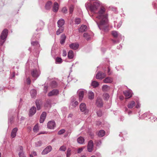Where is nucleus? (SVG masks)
Masks as SVG:
<instances>
[{"instance_id":"obj_1","label":"nucleus","mask_w":157,"mask_h":157,"mask_svg":"<svg viewBox=\"0 0 157 157\" xmlns=\"http://www.w3.org/2000/svg\"><path fill=\"white\" fill-rule=\"evenodd\" d=\"M85 6L87 9L89 8L91 12L95 14V17L97 20H95V21L99 28L101 29L100 25L106 24L108 20L105 9L103 7H100L99 2L95 0H92L90 5L86 3Z\"/></svg>"},{"instance_id":"obj_2","label":"nucleus","mask_w":157,"mask_h":157,"mask_svg":"<svg viewBox=\"0 0 157 157\" xmlns=\"http://www.w3.org/2000/svg\"><path fill=\"white\" fill-rule=\"evenodd\" d=\"M8 33V30L6 29H4L2 32L0 37V45H2L4 42Z\"/></svg>"},{"instance_id":"obj_3","label":"nucleus","mask_w":157,"mask_h":157,"mask_svg":"<svg viewBox=\"0 0 157 157\" xmlns=\"http://www.w3.org/2000/svg\"><path fill=\"white\" fill-rule=\"evenodd\" d=\"M80 111L85 114H87L89 111V110L87 109L86 105L83 103H81L79 106Z\"/></svg>"},{"instance_id":"obj_4","label":"nucleus","mask_w":157,"mask_h":157,"mask_svg":"<svg viewBox=\"0 0 157 157\" xmlns=\"http://www.w3.org/2000/svg\"><path fill=\"white\" fill-rule=\"evenodd\" d=\"M94 144L93 141L90 140L88 143L87 146V150L89 152H91L92 151L93 148Z\"/></svg>"},{"instance_id":"obj_5","label":"nucleus","mask_w":157,"mask_h":157,"mask_svg":"<svg viewBox=\"0 0 157 157\" xmlns=\"http://www.w3.org/2000/svg\"><path fill=\"white\" fill-rule=\"evenodd\" d=\"M59 93V91L57 89H54L50 92L48 94V96L50 97L53 96L57 95Z\"/></svg>"},{"instance_id":"obj_6","label":"nucleus","mask_w":157,"mask_h":157,"mask_svg":"<svg viewBox=\"0 0 157 157\" xmlns=\"http://www.w3.org/2000/svg\"><path fill=\"white\" fill-rule=\"evenodd\" d=\"M56 126V124L54 121H49L47 124V126L48 128L53 129Z\"/></svg>"},{"instance_id":"obj_7","label":"nucleus","mask_w":157,"mask_h":157,"mask_svg":"<svg viewBox=\"0 0 157 157\" xmlns=\"http://www.w3.org/2000/svg\"><path fill=\"white\" fill-rule=\"evenodd\" d=\"M79 96V100L81 101L84 96V91L82 90H79L78 91Z\"/></svg>"},{"instance_id":"obj_8","label":"nucleus","mask_w":157,"mask_h":157,"mask_svg":"<svg viewBox=\"0 0 157 157\" xmlns=\"http://www.w3.org/2000/svg\"><path fill=\"white\" fill-rule=\"evenodd\" d=\"M31 74L34 78H37L40 74V71L34 69L32 71Z\"/></svg>"},{"instance_id":"obj_9","label":"nucleus","mask_w":157,"mask_h":157,"mask_svg":"<svg viewBox=\"0 0 157 157\" xmlns=\"http://www.w3.org/2000/svg\"><path fill=\"white\" fill-rule=\"evenodd\" d=\"M52 149V147L50 146H48L46 147L42 152V155H45L50 152Z\"/></svg>"},{"instance_id":"obj_10","label":"nucleus","mask_w":157,"mask_h":157,"mask_svg":"<svg viewBox=\"0 0 157 157\" xmlns=\"http://www.w3.org/2000/svg\"><path fill=\"white\" fill-rule=\"evenodd\" d=\"M103 102L101 98H98L96 102V105L98 107H101L103 105Z\"/></svg>"},{"instance_id":"obj_11","label":"nucleus","mask_w":157,"mask_h":157,"mask_svg":"<svg viewBox=\"0 0 157 157\" xmlns=\"http://www.w3.org/2000/svg\"><path fill=\"white\" fill-rule=\"evenodd\" d=\"M36 112V108L35 106L31 107L29 111V116H32L34 115Z\"/></svg>"},{"instance_id":"obj_12","label":"nucleus","mask_w":157,"mask_h":157,"mask_svg":"<svg viewBox=\"0 0 157 157\" xmlns=\"http://www.w3.org/2000/svg\"><path fill=\"white\" fill-rule=\"evenodd\" d=\"M46 116V113L45 112H43L40 117V123H42L44 122Z\"/></svg>"},{"instance_id":"obj_13","label":"nucleus","mask_w":157,"mask_h":157,"mask_svg":"<svg viewBox=\"0 0 157 157\" xmlns=\"http://www.w3.org/2000/svg\"><path fill=\"white\" fill-rule=\"evenodd\" d=\"M18 131L17 128H15L13 129L11 133V136L12 138L15 137L17 135V132Z\"/></svg>"},{"instance_id":"obj_14","label":"nucleus","mask_w":157,"mask_h":157,"mask_svg":"<svg viewBox=\"0 0 157 157\" xmlns=\"http://www.w3.org/2000/svg\"><path fill=\"white\" fill-rule=\"evenodd\" d=\"M105 73L99 72L96 75V78H105Z\"/></svg>"},{"instance_id":"obj_15","label":"nucleus","mask_w":157,"mask_h":157,"mask_svg":"<svg viewBox=\"0 0 157 157\" xmlns=\"http://www.w3.org/2000/svg\"><path fill=\"white\" fill-rule=\"evenodd\" d=\"M59 9V4L56 2H55L53 6L52 10L53 12H56Z\"/></svg>"},{"instance_id":"obj_16","label":"nucleus","mask_w":157,"mask_h":157,"mask_svg":"<svg viewBox=\"0 0 157 157\" xmlns=\"http://www.w3.org/2000/svg\"><path fill=\"white\" fill-rule=\"evenodd\" d=\"M123 94L126 97L129 98L132 96V92L130 90H127L123 92Z\"/></svg>"},{"instance_id":"obj_17","label":"nucleus","mask_w":157,"mask_h":157,"mask_svg":"<svg viewBox=\"0 0 157 157\" xmlns=\"http://www.w3.org/2000/svg\"><path fill=\"white\" fill-rule=\"evenodd\" d=\"M136 105L135 102L134 101H130L127 107L128 108L132 109Z\"/></svg>"},{"instance_id":"obj_18","label":"nucleus","mask_w":157,"mask_h":157,"mask_svg":"<svg viewBox=\"0 0 157 157\" xmlns=\"http://www.w3.org/2000/svg\"><path fill=\"white\" fill-rule=\"evenodd\" d=\"M89 99L92 100L94 99V93L91 91H89L88 93Z\"/></svg>"},{"instance_id":"obj_19","label":"nucleus","mask_w":157,"mask_h":157,"mask_svg":"<svg viewBox=\"0 0 157 157\" xmlns=\"http://www.w3.org/2000/svg\"><path fill=\"white\" fill-rule=\"evenodd\" d=\"M64 21L63 19H60L57 22L58 27H63V26L64 24Z\"/></svg>"},{"instance_id":"obj_20","label":"nucleus","mask_w":157,"mask_h":157,"mask_svg":"<svg viewBox=\"0 0 157 157\" xmlns=\"http://www.w3.org/2000/svg\"><path fill=\"white\" fill-rule=\"evenodd\" d=\"M79 45L77 43H72L70 45V47L74 50L77 49Z\"/></svg>"},{"instance_id":"obj_21","label":"nucleus","mask_w":157,"mask_h":157,"mask_svg":"<svg viewBox=\"0 0 157 157\" xmlns=\"http://www.w3.org/2000/svg\"><path fill=\"white\" fill-rule=\"evenodd\" d=\"M52 5V2L51 1H48L45 5V9L47 10H49L51 8Z\"/></svg>"},{"instance_id":"obj_22","label":"nucleus","mask_w":157,"mask_h":157,"mask_svg":"<svg viewBox=\"0 0 157 157\" xmlns=\"http://www.w3.org/2000/svg\"><path fill=\"white\" fill-rule=\"evenodd\" d=\"M44 25V23L42 21H40L39 23L37 24L38 28L37 30H41Z\"/></svg>"},{"instance_id":"obj_23","label":"nucleus","mask_w":157,"mask_h":157,"mask_svg":"<svg viewBox=\"0 0 157 157\" xmlns=\"http://www.w3.org/2000/svg\"><path fill=\"white\" fill-rule=\"evenodd\" d=\"M87 28V27L86 25H82L79 29V32L83 33L86 31Z\"/></svg>"},{"instance_id":"obj_24","label":"nucleus","mask_w":157,"mask_h":157,"mask_svg":"<svg viewBox=\"0 0 157 157\" xmlns=\"http://www.w3.org/2000/svg\"><path fill=\"white\" fill-rule=\"evenodd\" d=\"M32 98H34L36 97V90L34 89L32 90L30 92Z\"/></svg>"},{"instance_id":"obj_25","label":"nucleus","mask_w":157,"mask_h":157,"mask_svg":"<svg viewBox=\"0 0 157 157\" xmlns=\"http://www.w3.org/2000/svg\"><path fill=\"white\" fill-rule=\"evenodd\" d=\"M66 39V36L65 34L62 35L61 37L60 43L61 44H63L65 42Z\"/></svg>"},{"instance_id":"obj_26","label":"nucleus","mask_w":157,"mask_h":157,"mask_svg":"<svg viewBox=\"0 0 157 157\" xmlns=\"http://www.w3.org/2000/svg\"><path fill=\"white\" fill-rule=\"evenodd\" d=\"M59 28L57 31L56 33L57 35H59L62 33L64 30L63 27H59Z\"/></svg>"},{"instance_id":"obj_27","label":"nucleus","mask_w":157,"mask_h":157,"mask_svg":"<svg viewBox=\"0 0 157 157\" xmlns=\"http://www.w3.org/2000/svg\"><path fill=\"white\" fill-rule=\"evenodd\" d=\"M77 141L80 144H83L84 141V138L82 137H80L77 139Z\"/></svg>"},{"instance_id":"obj_28","label":"nucleus","mask_w":157,"mask_h":157,"mask_svg":"<svg viewBox=\"0 0 157 157\" xmlns=\"http://www.w3.org/2000/svg\"><path fill=\"white\" fill-rule=\"evenodd\" d=\"M74 56L73 52L71 51H70L68 54V57L69 59H72Z\"/></svg>"},{"instance_id":"obj_29","label":"nucleus","mask_w":157,"mask_h":157,"mask_svg":"<svg viewBox=\"0 0 157 157\" xmlns=\"http://www.w3.org/2000/svg\"><path fill=\"white\" fill-rule=\"evenodd\" d=\"M105 134V132L103 130H100L98 133V136L100 137H103Z\"/></svg>"},{"instance_id":"obj_30","label":"nucleus","mask_w":157,"mask_h":157,"mask_svg":"<svg viewBox=\"0 0 157 157\" xmlns=\"http://www.w3.org/2000/svg\"><path fill=\"white\" fill-rule=\"evenodd\" d=\"M91 85L94 87L95 88L98 86L99 84L98 82L95 81H94L92 82Z\"/></svg>"},{"instance_id":"obj_31","label":"nucleus","mask_w":157,"mask_h":157,"mask_svg":"<svg viewBox=\"0 0 157 157\" xmlns=\"http://www.w3.org/2000/svg\"><path fill=\"white\" fill-rule=\"evenodd\" d=\"M111 33L113 36L115 38L117 37L119 35L117 32L116 31H112Z\"/></svg>"},{"instance_id":"obj_32","label":"nucleus","mask_w":157,"mask_h":157,"mask_svg":"<svg viewBox=\"0 0 157 157\" xmlns=\"http://www.w3.org/2000/svg\"><path fill=\"white\" fill-rule=\"evenodd\" d=\"M51 85L52 88H56L57 86V85L56 82L53 81L52 82Z\"/></svg>"},{"instance_id":"obj_33","label":"nucleus","mask_w":157,"mask_h":157,"mask_svg":"<svg viewBox=\"0 0 157 157\" xmlns=\"http://www.w3.org/2000/svg\"><path fill=\"white\" fill-rule=\"evenodd\" d=\"M14 119V117L13 116H9V120H8V123H10L11 124L12 123V121Z\"/></svg>"},{"instance_id":"obj_34","label":"nucleus","mask_w":157,"mask_h":157,"mask_svg":"<svg viewBox=\"0 0 157 157\" xmlns=\"http://www.w3.org/2000/svg\"><path fill=\"white\" fill-rule=\"evenodd\" d=\"M39 127L38 125L36 124L34 126L33 130L34 132H37L39 130Z\"/></svg>"},{"instance_id":"obj_35","label":"nucleus","mask_w":157,"mask_h":157,"mask_svg":"<svg viewBox=\"0 0 157 157\" xmlns=\"http://www.w3.org/2000/svg\"><path fill=\"white\" fill-rule=\"evenodd\" d=\"M108 86L105 85H104L102 87V90L104 91H107L108 90Z\"/></svg>"},{"instance_id":"obj_36","label":"nucleus","mask_w":157,"mask_h":157,"mask_svg":"<svg viewBox=\"0 0 157 157\" xmlns=\"http://www.w3.org/2000/svg\"><path fill=\"white\" fill-rule=\"evenodd\" d=\"M103 81L105 83H111L113 82L112 79H104Z\"/></svg>"},{"instance_id":"obj_37","label":"nucleus","mask_w":157,"mask_h":157,"mask_svg":"<svg viewBox=\"0 0 157 157\" xmlns=\"http://www.w3.org/2000/svg\"><path fill=\"white\" fill-rule=\"evenodd\" d=\"M71 155V150L70 149L68 148L67 149V154H66L67 157H70Z\"/></svg>"},{"instance_id":"obj_38","label":"nucleus","mask_w":157,"mask_h":157,"mask_svg":"<svg viewBox=\"0 0 157 157\" xmlns=\"http://www.w3.org/2000/svg\"><path fill=\"white\" fill-rule=\"evenodd\" d=\"M83 37L87 40H89L90 38V36L86 33H84Z\"/></svg>"},{"instance_id":"obj_39","label":"nucleus","mask_w":157,"mask_h":157,"mask_svg":"<svg viewBox=\"0 0 157 157\" xmlns=\"http://www.w3.org/2000/svg\"><path fill=\"white\" fill-rule=\"evenodd\" d=\"M56 61L57 63H61L62 62V59L61 58L58 57L56 58Z\"/></svg>"},{"instance_id":"obj_40","label":"nucleus","mask_w":157,"mask_h":157,"mask_svg":"<svg viewBox=\"0 0 157 157\" xmlns=\"http://www.w3.org/2000/svg\"><path fill=\"white\" fill-rule=\"evenodd\" d=\"M19 157H26L23 151H20L18 153Z\"/></svg>"},{"instance_id":"obj_41","label":"nucleus","mask_w":157,"mask_h":157,"mask_svg":"<svg viewBox=\"0 0 157 157\" xmlns=\"http://www.w3.org/2000/svg\"><path fill=\"white\" fill-rule=\"evenodd\" d=\"M65 130L64 129H62L59 131L58 132V134L59 135H61L65 133Z\"/></svg>"},{"instance_id":"obj_42","label":"nucleus","mask_w":157,"mask_h":157,"mask_svg":"<svg viewBox=\"0 0 157 157\" xmlns=\"http://www.w3.org/2000/svg\"><path fill=\"white\" fill-rule=\"evenodd\" d=\"M66 150V147L64 146H61L59 149V150L60 151H64Z\"/></svg>"},{"instance_id":"obj_43","label":"nucleus","mask_w":157,"mask_h":157,"mask_svg":"<svg viewBox=\"0 0 157 157\" xmlns=\"http://www.w3.org/2000/svg\"><path fill=\"white\" fill-rule=\"evenodd\" d=\"M81 21V20L79 18H76L75 19V22L76 24H79Z\"/></svg>"},{"instance_id":"obj_44","label":"nucleus","mask_w":157,"mask_h":157,"mask_svg":"<svg viewBox=\"0 0 157 157\" xmlns=\"http://www.w3.org/2000/svg\"><path fill=\"white\" fill-rule=\"evenodd\" d=\"M36 104L37 108V109L38 110H39L40 109V107L39 104V101H36Z\"/></svg>"},{"instance_id":"obj_45","label":"nucleus","mask_w":157,"mask_h":157,"mask_svg":"<svg viewBox=\"0 0 157 157\" xmlns=\"http://www.w3.org/2000/svg\"><path fill=\"white\" fill-rule=\"evenodd\" d=\"M42 144L41 141H40L36 143V146L37 147L40 146Z\"/></svg>"},{"instance_id":"obj_46","label":"nucleus","mask_w":157,"mask_h":157,"mask_svg":"<svg viewBox=\"0 0 157 157\" xmlns=\"http://www.w3.org/2000/svg\"><path fill=\"white\" fill-rule=\"evenodd\" d=\"M96 113L97 115L99 117H101L102 115V111L100 110H99Z\"/></svg>"},{"instance_id":"obj_47","label":"nucleus","mask_w":157,"mask_h":157,"mask_svg":"<svg viewBox=\"0 0 157 157\" xmlns=\"http://www.w3.org/2000/svg\"><path fill=\"white\" fill-rule=\"evenodd\" d=\"M31 44L32 45H34V46L36 45L37 46H39V44L38 43L37 41H34V42L32 41L31 42Z\"/></svg>"},{"instance_id":"obj_48","label":"nucleus","mask_w":157,"mask_h":157,"mask_svg":"<svg viewBox=\"0 0 157 157\" xmlns=\"http://www.w3.org/2000/svg\"><path fill=\"white\" fill-rule=\"evenodd\" d=\"M104 98L105 100H107L109 97V95L107 93H105L104 94Z\"/></svg>"},{"instance_id":"obj_49","label":"nucleus","mask_w":157,"mask_h":157,"mask_svg":"<svg viewBox=\"0 0 157 157\" xmlns=\"http://www.w3.org/2000/svg\"><path fill=\"white\" fill-rule=\"evenodd\" d=\"M74 7L73 6H70L69 8V12L70 13H72L73 11Z\"/></svg>"},{"instance_id":"obj_50","label":"nucleus","mask_w":157,"mask_h":157,"mask_svg":"<svg viewBox=\"0 0 157 157\" xmlns=\"http://www.w3.org/2000/svg\"><path fill=\"white\" fill-rule=\"evenodd\" d=\"M95 144L97 146H98L101 145V140H98L96 141Z\"/></svg>"},{"instance_id":"obj_51","label":"nucleus","mask_w":157,"mask_h":157,"mask_svg":"<svg viewBox=\"0 0 157 157\" xmlns=\"http://www.w3.org/2000/svg\"><path fill=\"white\" fill-rule=\"evenodd\" d=\"M62 12L64 13H67V10L66 7H64L62 8Z\"/></svg>"},{"instance_id":"obj_52","label":"nucleus","mask_w":157,"mask_h":157,"mask_svg":"<svg viewBox=\"0 0 157 157\" xmlns=\"http://www.w3.org/2000/svg\"><path fill=\"white\" fill-rule=\"evenodd\" d=\"M78 104V102L77 101H75L74 102L72 103V106L74 107H75Z\"/></svg>"},{"instance_id":"obj_53","label":"nucleus","mask_w":157,"mask_h":157,"mask_svg":"<svg viewBox=\"0 0 157 157\" xmlns=\"http://www.w3.org/2000/svg\"><path fill=\"white\" fill-rule=\"evenodd\" d=\"M136 108H140V104L139 102L138 101H136Z\"/></svg>"},{"instance_id":"obj_54","label":"nucleus","mask_w":157,"mask_h":157,"mask_svg":"<svg viewBox=\"0 0 157 157\" xmlns=\"http://www.w3.org/2000/svg\"><path fill=\"white\" fill-rule=\"evenodd\" d=\"M83 148H79L77 150V153H80L83 150Z\"/></svg>"},{"instance_id":"obj_55","label":"nucleus","mask_w":157,"mask_h":157,"mask_svg":"<svg viewBox=\"0 0 157 157\" xmlns=\"http://www.w3.org/2000/svg\"><path fill=\"white\" fill-rule=\"evenodd\" d=\"M67 55V53L66 51L65 50L63 51V56H66Z\"/></svg>"},{"instance_id":"obj_56","label":"nucleus","mask_w":157,"mask_h":157,"mask_svg":"<svg viewBox=\"0 0 157 157\" xmlns=\"http://www.w3.org/2000/svg\"><path fill=\"white\" fill-rule=\"evenodd\" d=\"M48 87L47 86H44V92L46 93L48 90Z\"/></svg>"},{"instance_id":"obj_57","label":"nucleus","mask_w":157,"mask_h":157,"mask_svg":"<svg viewBox=\"0 0 157 157\" xmlns=\"http://www.w3.org/2000/svg\"><path fill=\"white\" fill-rule=\"evenodd\" d=\"M122 24V22L120 21L119 22L118 24L117 25V28H119L121 26Z\"/></svg>"},{"instance_id":"obj_58","label":"nucleus","mask_w":157,"mask_h":157,"mask_svg":"<svg viewBox=\"0 0 157 157\" xmlns=\"http://www.w3.org/2000/svg\"><path fill=\"white\" fill-rule=\"evenodd\" d=\"M26 82L27 84H28V85L30 84L31 82L30 79H27Z\"/></svg>"},{"instance_id":"obj_59","label":"nucleus","mask_w":157,"mask_h":157,"mask_svg":"<svg viewBox=\"0 0 157 157\" xmlns=\"http://www.w3.org/2000/svg\"><path fill=\"white\" fill-rule=\"evenodd\" d=\"M108 73L109 75H111L112 73V72L110 71V69L109 67H108Z\"/></svg>"},{"instance_id":"obj_60","label":"nucleus","mask_w":157,"mask_h":157,"mask_svg":"<svg viewBox=\"0 0 157 157\" xmlns=\"http://www.w3.org/2000/svg\"><path fill=\"white\" fill-rule=\"evenodd\" d=\"M19 148L20 150L21 151H23V147L22 146H20Z\"/></svg>"},{"instance_id":"obj_61","label":"nucleus","mask_w":157,"mask_h":157,"mask_svg":"<svg viewBox=\"0 0 157 157\" xmlns=\"http://www.w3.org/2000/svg\"><path fill=\"white\" fill-rule=\"evenodd\" d=\"M73 116V115L72 113H70L69 114L68 117H72Z\"/></svg>"},{"instance_id":"obj_62","label":"nucleus","mask_w":157,"mask_h":157,"mask_svg":"<svg viewBox=\"0 0 157 157\" xmlns=\"http://www.w3.org/2000/svg\"><path fill=\"white\" fill-rule=\"evenodd\" d=\"M32 154L33 155H36V152L35 151H33V152Z\"/></svg>"},{"instance_id":"obj_63","label":"nucleus","mask_w":157,"mask_h":157,"mask_svg":"<svg viewBox=\"0 0 157 157\" xmlns=\"http://www.w3.org/2000/svg\"><path fill=\"white\" fill-rule=\"evenodd\" d=\"M81 157H86V156L85 155H82Z\"/></svg>"},{"instance_id":"obj_64","label":"nucleus","mask_w":157,"mask_h":157,"mask_svg":"<svg viewBox=\"0 0 157 157\" xmlns=\"http://www.w3.org/2000/svg\"><path fill=\"white\" fill-rule=\"evenodd\" d=\"M120 98L121 100H122L123 99V97H120Z\"/></svg>"}]
</instances>
